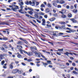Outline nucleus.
I'll return each mask as SVG.
<instances>
[{
    "label": "nucleus",
    "instance_id": "1",
    "mask_svg": "<svg viewBox=\"0 0 78 78\" xmlns=\"http://www.w3.org/2000/svg\"><path fill=\"white\" fill-rule=\"evenodd\" d=\"M36 2V0H32V2H31V1H29V2H28V1H27L25 2V3L26 4V5H28V4L29 3L30 5L34 6V5H35V3Z\"/></svg>",
    "mask_w": 78,
    "mask_h": 78
},
{
    "label": "nucleus",
    "instance_id": "2",
    "mask_svg": "<svg viewBox=\"0 0 78 78\" xmlns=\"http://www.w3.org/2000/svg\"><path fill=\"white\" fill-rule=\"evenodd\" d=\"M17 72H18L19 73H21L22 72V71H19V69H14L12 72L13 73H16Z\"/></svg>",
    "mask_w": 78,
    "mask_h": 78
},
{
    "label": "nucleus",
    "instance_id": "3",
    "mask_svg": "<svg viewBox=\"0 0 78 78\" xmlns=\"http://www.w3.org/2000/svg\"><path fill=\"white\" fill-rule=\"evenodd\" d=\"M65 51H66V52L65 53H64V54L65 55H67V56H69V55H73V54L70 53V52H69V51H70L66 49L65 50Z\"/></svg>",
    "mask_w": 78,
    "mask_h": 78
},
{
    "label": "nucleus",
    "instance_id": "4",
    "mask_svg": "<svg viewBox=\"0 0 78 78\" xmlns=\"http://www.w3.org/2000/svg\"><path fill=\"white\" fill-rule=\"evenodd\" d=\"M19 5L20 6V8L21 9L20 10H19V12L20 13H21V14H23V12H22V9H23V5H22L20 3H19Z\"/></svg>",
    "mask_w": 78,
    "mask_h": 78
},
{
    "label": "nucleus",
    "instance_id": "5",
    "mask_svg": "<svg viewBox=\"0 0 78 78\" xmlns=\"http://www.w3.org/2000/svg\"><path fill=\"white\" fill-rule=\"evenodd\" d=\"M14 6L15 8H12V9L14 11L16 12L17 11V9H19V7L16 5H14Z\"/></svg>",
    "mask_w": 78,
    "mask_h": 78
},
{
    "label": "nucleus",
    "instance_id": "6",
    "mask_svg": "<svg viewBox=\"0 0 78 78\" xmlns=\"http://www.w3.org/2000/svg\"><path fill=\"white\" fill-rule=\"evenodd\" d=\"M17 48H18L19 50H20V53L22 54L23 53V50L21 49H20V46L18 45L16 47Z\"/></svg>",
    "mask_w": 78,
    "mask_h": 78
},
{
    "label": "nucleus",
    "instance_id": "7",
    "mask_svg": "<svg viewBox=\"0 0 78 78\" xmlns=\"http://www.w3.org/2000/svg\"><path fill=\"white\" fill-rule=\"evenodd\" d=\"M3 56H7V55L5 54L3 55H0V61H1L3 59L2 57H3Z\"/></svg>",
    "mask_w": 78,
    "mask_h": 78
},
{
    "label": "nucleus",
    "instance_id": "8",
    "mask_svg": "<svg viewBox=\"0 0 78 78\" xmlns=\"http://www.w3.org/2000/svg\"><path fill=\"white\" fill-rule=\"evenodd\" d=\"M37 55H38V57H39V58L41 57V56L43 58H45V56H44V55H42V54L41 53H38L37 54Z\"/></svg>",
    "mask_w": 78,
    "mask_h": 78
},
{
    "label": "nucleus",
    "instance_id": "9",
    "mask_svg": "<svg viewBox=\"0 0 78 78\" xmlns=\"http://www.w3.org/2000/svg\"><path fill=\"white\" fill-rule=\"evenodd\" d=\"M59 12L61 13L62 14H64V13L66 12V11L65 9H62L61 11Z\"/></svg>",
    "mask_w": 78,
    "mask_h": 78
},
{
    "label": "nucleus",
    "instance_id": "10",
    "mask_svg": "<svg viewBox=\"0 0 78 78\" xmlns=\"http://www.w3.org/2000/svg\"><path fill=\"white\" fill-rule=\"evenodd\" d=\"M42 25L45 26V20L44 19H42Z\"/></svg>",
    "mask_w": 78,
    "mask_h": 78
},
{
    "label": "nucleus",
    "instance_id": "11",
    "mask_svg": "<svg viewBox=\"0 0 78 78\" xmlns=\"http://www.w3.org/2000/svg\"><path fill=\"white\" fill-rule=\"evenodd\" d=\"M14 64L13 62H12L11 64H10L9 65V68L11 69H12L13 68V66H12V64Z\"/></svg>",
    "mask_w": 78,
    "mask_h": 78
},
{
    "label": "nucleus",
    "instance_id": "12",
    "mask_svg": "<svg viewBox=\"0 0 78 78\" xmlns=\"http://www.w3.org/2000/svg\"><path fill=\"white\" fill-rule=\"evenodd\" d=\"M53 36H56L58 34V32L57 31H55L53 32Z\"/></svg>",
    "mask_w": 78,
    "mask_h": 78
},
{
    "label": "nucleus",
    "instance_id": "13",
    "mask_svg": "<svg viewBox=\"0 0 78 78\" xmlns=\"http://www.w3.org/2000/svg\"><path fill=\"white\" fill-rule=\"evenodd\" d=\"M17 54H18L17 56L18 58H22V56L19 53H17Z\"/></svg>",
    "mask_w": 78,
    "mask_h": 78
},
{
    "label": "nucleus",
    "instance_id": "14",
    "mask_svg": "<svg viewBox=\"0 0 78 78\" xmlns=\"http://www.w3.org/2000/svg\"><path fill=\"white\" fill-rule=\"evenodd\" d=\"M55 20V18H52L50 19H49V20L50 22H53V21H54V20Z\"/></svg>",
    "mask_w": 78,
    "mask_h": 78
},
{
    "label": "nucleus",
    "instance_id": "15",
    "mask_svg": "<svg viewBox=\"0 0 78 78\" xmlns=\"http://www.w3.org/2000/svg\"><path fill=\"white\" fill-rule=\"evenodd\" d=\"M59 3L60 4H64V3H65V1L63 0H60Z\"/></svg>",
    "mask_w": 78,
    "mask_h": 78
},
{
    "label": "nucleus",
    "instance_id": "16",
    "mask_svg": "<svg viewBox=\"0 0 78 78\" xmlns=\"http://www.w3.org/2000/svg\"><path fill=\"white\" fill-rule=\"evenodd\" d=\"M34 14H35V15H34L35 17H37V16H38V15H39V13L37 12H34Z\"/></svg>",
    "mask_w": 78,
    "mask_h": 78
},
{
    "label": "nucleus",
    "instance_id": "17",
    "mask_svg": "<svg viewBox=\"0 0 78 78\" xmlns=\"http://www.w3.org/2000/svg\"><path fill=\"white\" fill-rule=\"evenodd\" d=\"M60 67L62 69H65L66 68V66L63 65H60Z\"/></svg>",
    "mask_w": 78,
    "mask_h": 78
},
{
    "label": "nucleus",
    "instance_id": "18",
    "mask_svg": "<svg viewBox=\"0 0 78 78\" xmlns=\"http://www.w3.org/2000/svg\"><path fill=\"white\" fill-rule=\"evenodd\" d=\"M71 20L73 22V23H76L77 22V21L76 20H75V19H71Z\"/></svg>",
    "mask_w": 78,
    "mask_h": 78
},
{
    "label": "nucleus",
    "instance_id": "19",
    "mask_svg": "<svg viewBox=\"0 0 78 78\" xmlns=\"http://www.w3.org/2000/svg\"><path fill=\"white\" fill-rule=\"evenodd\" d=\"M47 6L48 8H51V5L50 3H48L47 4Z\"/></svg>",
    "mask_w": 78,
    "mask_h": 78
},
{
    "label": "nucleus",
    "instance_id": "20",
    "mask_svg": "<svg viewBox=\"0 0 78 78\" xmlns=\"http://www.w3.org/2000/svg\"><path fill=\"white\" fill-rule=\"evenodd\" d=\"M27 55L30 56H32V55H33V53L31 52H29L27 53Z\"/></svg>",
    "mask_w": 78,
    "mask_h": 78
},
{
    "label": "nucleus",
    "instance_id": "21",
    "mask_svg": "<svg viewBox=\"0 0 78 78\" xmlns=\"http://www.w3.org/2000/svg\"><path fill=\"white\" fill-rule=\"evenodd\" d=\"M28 14H30V15H32L33 14V12H32V11H28Z\"/></svg>",
    "mask_w": 78,
    "mask_h": 78
},
{
    "label": "nucleus",
    "instance_id": "22",
    "mask_svg": "<svg viewBox=\"0 0 78 78\" xmlns=\"http://www.w3.org/2000/svg\"><path fill=\"white\" fill-rule=\"evenodd\" d=\"M62 18H66V15H64V14H62Z\"/></svg>",
    "mask_w": 78,
    "mask_h": 78
},
{
    "label": "nucleus",
    "instance_id": "23",
    "mask_svg": "<svg viewBox=\"0 0 78 78\" xmlns=\"http://www.w3.org/2000/svg\"><path fill=\"white\" fill-rule=\"evenodd\" d=\"M47 62L48 63V64H51V61L47 60Z\"/></svg>",
    "mask_w": 78,
    "mask_h": 78
},
{
    "label": "nucleus",
    "instance_id": "24",
    "mask_svg": "<svg viewBox=\"0 0 78 78\" xmlns=\"http://www.w3.org/2000/svg\"><path fill=\"white\" fill-rule=\"evenodd\" d=\"M59 23H60V24H61L62 25H65V24H66V23L64 22H60Z\"/></svg>",
    "mask_w": 78,
    "mask_h": 78
},
{
    "label": "nucleus",
    "instance_id": "25",
    "mask_svg": "<svg viewBox=\"0 0 78 78\" xmlns=\"http://www.w3.org/2000/svg\"><path fill=\"white\" fill-rule=\"evenodd\" d=\"M1 23L2 24V25H5V24H6V25H8V23H6V22H1Z\"/></svg>",
    "mask_w": 78,
    "mask_h": 78
},
{
    "label": "nucleus",
    "instance_id": "26",
    "mask_svg": "<svg viewBox=\"0 0 78 78\" xmlns=\"http://www.w3.org/2000/svg\"><path fill=\"white\" fill-rule=\"evenodd\" d=\"M49 12V9L47 8L46 9V13H48V12Z\"/></svg>",
    "mask_w": 78,
    "mask_h": 78
},
{
    "label": "nucleus",
    "instance_id": "27",
    "mask_svg": "<svg viewBox=\"0 0 78 78\" xmlns=\"http://www.w3.org/2000/svg\"><path fill=\"white\" fill-rule=\"evenodd\" d=\"M22 44V42L20 41H18L17 43V44H20V45H21Z\"/></svg>",
    "mask_w": 78,
    "mask_h": 78
},
{
    "label": "nucleus",
    "instance_id": "28",
    "mask_svg": "<svg viewBox=\"0 0 78 78\" xmlns=\"http://www.w3.org/2000/svg\"><path fill=\"white\" fill-rule=\"evenodd\" d=\"M39 14L41 15V16H44V13H42V12H39Z\"/></svg>",
    "mask_w": 78,
    "mask_h": 78
},
{
    "label": "nucleus",
    "instance_id": "29",
    "mask_svg": "<svg viewBox=\"0 0 78 78\" xmlns=\"http://www.w3.org/2000/svg\"><path fill=\"white\" fill-rule=\"evenodd\" d=\"M72 14L71 13H69L68 14V17H72Z\"/></svg>",
    "mask_w": 78,
    "mask_h": 78
},
{
    "label": "nucleus",
    "instance_id": "30",
    "mask_svg": "<svg viewBox=\"0 0 78 78\" xmlns=\"http://www.w3.org/2000/svg\"><path fill=\"white\" fill-rule=\"evenodd\" d=\"M54 6H55V7H57V4L56 3H53L52 4Z\"/></svg>",
    "mask_w": 78,
    "mask_h": 78
},
{
    "label": "nucleus",
    "instance_id": "31",
    "mask_svg": "<svg viewBox=\"0 0 78 78\" xmlns=\"http://www.w3.org/2000/svg\"><path fill=\"white\" fill-rule=\"evenodd\" d=\"M28 9L29 10H30V11H33V9L32 8H29V7H28Z\"/></svg>",
    "mask_w": 78,
    "mask_h": 78
},
{
    "label": "nucleus",
    "instance_id": "32",
    "mask_svg": "<svg viewBox=\"0 0 78 78\" xmlns=\"http://www.w3.org/2000/svg\"><path fill=\"white\" fill-rule=\"evenodd\" d=\"M43 65H44V67H46V66H47V65H48V64L47 63H44L43 62Z\"/></svg>",
    "mask_w": 78,
    "mask_h": 78
},
{
    "label": "nucleus",
    "instance_id": "33",
    "mask_svg": "<svg viewBox=\"0 0 78 78\" xmlns=\"http://www.w3.org/2000/svg\"><path fill=\"white\" fill-rule=\"evenodd\" d=\"M70 31H71V32H72V33H74V32H75L76 30H72L71 29Z\"/></svg>",
    "mask_w": 78,
    "mask_h": 78
},
{
    "label": "nucleus",
    "instance_id": "34",
    "mask_svg": "<svg viewBox=\"0 0 78 78\" xmlns=\"http://www.w3.org/2000/svg\"><path fill=\"white\" fill-rule=\"evenodd\" d=\"M41 8H44V7H45V5H44V4H42L41 5Z\"/></svg>",
    "mask_w": 78,
    "mask_h": 78
},
{
    "label": "nucleus",
    "instance_id": "35",
    "mask_svg": "<svg viewBox=\"0 0 78 78\" xmlns=\"http://www.w3.org/2000/svg\"><path fill=\"white\" fill-rule=\"evenodd\" d=\"M61 52H57V54L58 55H61Z\"/></svg>",
    "mask_w": 78,
    "mask_h": 78
},
{
    "label": "nucleus",
    "instance_id": "36",
    "mask_svg": "<svg viewBox=\"0 0 78 78\" xmlns=\"http://www.w3.org/2000/svg\"><path fill=\"white\" fill-rule=\"evenodd\" d=\"M2 39H3V40H8V38L6 37H4Z\"/></svg>",
    "mask_w": 78,
    "mask_h": 78
},
{
    "label": "nucleus",
    "instance_id": "37",
    "mask_svg": "<svg viewBox=\"0 0 78 78\" xmlns=\"http://www.w3.org/2000/svg\"><path fill=\"white\" fill-rule=\"evenodd\" d=\"M5 64V61L3 60L1 62V65H3Z\"/></svg>",
    "mask_w": 78,
    "mask_h": 78
},
{
    "label": "nucleus",
    "instance_id": "38",
    "mask_svg": "<svg viewBox=\"0 0 78 78\" xmlns=\"http://www.w3.org/2000/svg\"><path fill=\"white\" fill-rule=\"evenodd\" d=\"M32 59L31 58H30L29 59L27 60V62H30V61H32Z\"/></svg>",
    "mask_w": 78,
    "mask_h": 78
},
{
    "label": "nucleus",
    "instance_id": "39",
    "mask_svg": "<svg viewBox=\"0 0 78 78\" xmlns=\"http://www.w3.org/2000/svg\"><path fill=\"white\" fill-rule=\"evenodd\" d=\"M73 12H74V13L77 12V10L74 9L73 10Z\"/></svg>",
    "mask_w": 78,
    "mask_h": 78
},
{
    "label": "nucleus",
    "instance_id": "40",
    "mask_svg": "<svg viewBox=\"0 0 78 78\" xmlns=\"http://www.w3.org/2000/svg\"><path fill=\"white\" fill-rule=\"evenodd\" d=\"M64 50V49L62 48V49H58V51H63V50Z\"/></svg>",
    "mask_w": 78,
    "mask_h": 78
},
{
    "label": "nucleus",
    "instance_id": "41",
    "mask_svg": "<svg viewBox=\"0 0 78 78\" xmlns=\"http://www.w3.org/2000/svg\"><path fill=\"white\" fill-rule=\"evenodd\" d=\"M73 73H74V74H75L76 75V74H77V72H76V71H73Z\"/></svg>",
    "mask_w": 78,
    "mask_h": 78
},
{
    "label": "nucleus",
    "instance_id": "42",
    "mask_svg": "<svg viewBox=\"0 0 78 78\" xmlns=\"http://www.w3.org/2000/svg\"><path fill=\"white\" fill-rule=\"evenodd\" d=\"M61 5H57V7L58 8H61Z\"/></svg>",
    "mask_w": 78,
    "mask_h": 78
},
{
    "label": "nucleus",
    "instance_id": "43",
    "mask_svg": "<svg viewBox=\"0 0 78 78\" xmlns=\"http://www.w3.org/2000/svg\"><path fill=\"white\" fill-rule=\"evenodd\" d=\"M53 16H54L55 17H57V16H58V15L56 13L54 14L53 15Z\"/></svg>",
    "mask_w": 78,
    "mask_h": 78
},
{
    "label": "nucleus",
    "instance_id": "44",
    "mask_svg": "<svg viewBox=\"0 0 78 78\" xmlns=\"http://www.w3.org/2000/svg\"><path fill=\"white\" fill-rule=\"evenodd\" d=\"M1 50H2V51H5V48L3 47H2L1 48Z\"/></svg>",
    "mask_w": 78,
    "mask_h": 78
},
{
    "label": "nucleus",
    "instance_id": "45",
    "mask_svg": "<svg viewBox=\"0 0 78 78\" xmlns=\"http://www.w3.org/2000/svg\"><path fill=\"white\" fill-rule=\"evenodd\" d=\"M71 43H72V44H75V45H78V43H75V42H71Z\"/></svg>",
    "mask_w": 78,
    "mask_h": 78
},
{
    "label": "nucleus",
    "instance_id": "46",
    "mask_svg": "<svg viewBox=\"0 0 78 78\" xmlns=\"http://www.w3.org/2000/svg\"><path fill=\"white\" fill-rule=\"evenodd\" d=\"M63 34H64L63 33H59V36H62V35H63Z\"/></svg>",
    "mask_w": 78,
    "mask_h": 78
},
{
    "label": "nucleus",
    "instance_id": "47",
    "mask_svg": "<svg viewBox=\"0 0 78 78\" xmlns=\"http://www.w3.org/2000/svg\"><path fill=\"white\" fill-rule=\"evenodd\" d=\"M35 11H37V12H39V9H35Z\"/></svg>",
    "mask_w": 78,
    "mask_h": 78
},
{
    "label": "nucleus",
    "instance_id": "48",
    "mask_svg": "<svg viewBox=\"0 0 78 78\" xmlns=\"http://www.w3.org/2000/svg\"><path fill=\"white\" fill-rule=\"evenodd\" d=\"M20 4L21 5H23V2H20V3H19V4Z\"/></svg>",
    "mask_w": 78,
    "mask_h": 78
},
{
    "label": "nucleus",
    "instance_id": "49",
    "mask_svg": "<svg viewBox=\"0 0 78 78\" xmlns=\"http://www.w3.org/2000/svg\"><path fill=\"white\" fill-rule=\"evenodd\" d=\"M37 22H38V23H41V21L38 20H37Z\"/></svg>",
    "mask_w": 78,
    "mask_h": 78
},
{
    "label": "nucleus",
    "instance_id": "50",
    "mask_svg": "<svg viewBox=\"0 0 78 78\" xmlns=\"http://www.w3.org/2000/svg\"><path fill=\"white\" fill-rule=\"evenodd\" d=\"M73 55H75V56H78V54H76L75 53H74V52L73 53Z\"/></svg>",
    "mask_w": 78,
    "mask_h": 78
},
{
    "label": "nucleus",
    "instance_id": "51",
    "mask_svg": "<svg viewBox=\"0 0 78 78\" xmlns=\"http://www.w3.org/2000/svg\"><path fill=\"white\" fill-rule=\"evenodd\" d=\"M73 8H74V7L72 5L70 7V8H71L72 9H73Z\"/></svg>",
    "mask_w": 78,
    "mask_h": 78
},
{
    "label": "nucleus",
    "instance_id": "52",
    "mask_svg": "<svg viewBox=\"0 0 78 78\" xmlns=\"http://www.w3.org/2000/svg\"><path fill=\"white\" fill-rule=\"evenodd\" d=\"M46 26L48 27H51V25L49 24H46Z\"/></svg>",
    "mask_w": 78,
    "mask_h": 78
},
{
    "label": "nucleus",
    "instance_id": "53",
    "mask_svg": "<svg viewBox=\"0 0 78 78\" xmlns=\"http://www.w3.org/2000/svg\"><path fill=\"white\" fill-rule=\"evenodd\" d=\"M66 66H69L70 64H69V63L68 62H67L66 64Z\"/></svg>",
    "mask_w": 78,
    "mask_h": 78
},
{
    "label": "nucleus",
    "instance_id": "54",
    "mask_svg": "<svg viewBox=\"0 0 78 78\" xmlns=\"http://www.w3.org/2000/svg\"><path fill=\"white\" fill-rule=\"evenodd\" d=\"M44 18H45V19H47V17H48V16H47V15H45L44 16Z\"/></svg>",
    "mask_w": 78,
    "mask_h": 78
},
{
    "label": "nucleus",
    "instance_id": "55",
    "mask_svg": "<svg viewBox=\"0 0 78 78\" xmlns=\"http://www.w3.org/2000/svg\"><path fill=\"white\" fill-rule=\"evenodd\" d=\"M48 43H49V44H51V45H53V44L52 43V42H48Z\"/></svg>",
    "mask_w": 78,
    "mask_h": 78
},
{
    "label": "nucleus",
    "instance_id": "56",
    "mask_svg": "<svg viewBox=\"0 0 78 78\" xmlns=\"http://www.w3.org/2000/svg\"><path fill=\"white\" fill-rule=\"evenodd\" d=\"M66 8L67 9H69V8H70V6H69V5H67Z\"/></svg>",
    "mask_w": 78,
    "mask_h": 78
},
{
    "label": "nucleus",
    "instance_id": "57",
    "mask_svg": "<svg viewBox=\"0 0 78 78\" xmlns=\"http://www.w3.org/2000/svg\"><path fill=\"white\" fill-rule=\"evenodd\" d=\"M56 2L57 3H59V0H57L56 1Z\"/></svg>",
    "mask_w": 78,
    "mask_h": 78
},
{
    "label": "nucleus",
    "instance_id": "58",
    "mask_svg": "<svg viewBox=\"0 0 78 78\" xmlns=\"http://www.w3.org/2000/svg\"><path fill=\"white\" fill-rule=\"evenodd\" d=\"M70 59H71V60H73V59H74V58L73 57H70Z\"/></svg>",
    "mask_w": 78,
    "mask_h": 78
},
{
    "label": "nucleus",
    "instance_id": "59",
    "mask_svg": "<svg viewBox=\"0 0 78 78\" xmlns=\"http://www.w3.org/2000/svg\"><path fill=\"white\" fill-rule=\"evenodd\" d=\"M23 51L24 52V53H26V54H28V52H27L25 51V50Z\"/></svg>",
    "mask_w": 78,
    "mask_h": 78
},
{
    "label": "nucleus",
    "instance_id": "60",
    "mask_svg": "<svg viewBox=\"0 0 78 78\" xmlns=\"http://www.w3.org/2000/svg\"><path fill=\"white\" fill-rule=\"evenodd\" d=\"M70 69L71 70H73V67H71Z\"/></svg>",
    "mask_w": 78,
    "mask_h": 78
},
{
    "label": "nucleus",
    "instance_id": "61",
    "mask_svg": "<svg viewBox=\"0 0 78 78\" xmlns=\"http://www.w3.org/2000/svg\"><path fill=\"white\" fill-rule=\"evenodd\" d=\"M22 65H23V66H26V64H25L24 63L22 62Z\"/></svg>",
    "mask_w": 78,
    "mask_h": 78
},
{
    "label": "nucleus",
    "instance_id": "62",
    "mask_svg": "<svg viewBox=\"0 0 78 78\" xmlns=\"http://www.w3.org/2000/svg\"><path fill=\"white\" fill-rule=\"evenodd\" d=\"M67 77H68V78H70V74H68L67 75Z\"/></svg>",
    "mask_w": 78,
    "mask_h": 78
},
{
    "label": "nucleus",
    "instance_id": "63",
    "mask_svg": "<svg viewBox=\"0 0 78 78\" xmlns=\"http://www.w3.org/2000/svg\"><path fill=\"white\" fill-rule=\"evenodd\" d=\"M13 40L12 39L11 40L9 41V42H13Z\"/></svg>",
    "mask_w": 78,
    "mask_h": 78
},
{
    "label": "nucleus",
    "instance_id": "64",
    "mask_svg": "<svg viewBox=\"0 0 78 78\" xmlns=\"http://www.w3.org/2000/svg\"><path fill=\"white\" fill-rule=\"evenodd\" d=\"M72 65H73V66H76L74 62L73 63Z\"/></svg>",
    "mask_w": 78,
    "mask_h": 78
}]
</instances>
